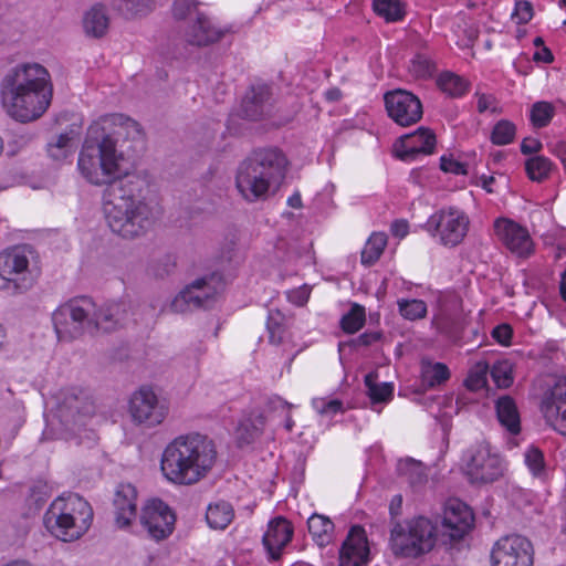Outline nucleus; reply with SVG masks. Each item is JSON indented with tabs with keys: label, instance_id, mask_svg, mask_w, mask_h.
<instances>
[{
	"label": "nucleus",
	"instance_id": "nucleus-8",
	"mask_svg": "<svg viewBox=\"0 0 566 566\" xmlns=\"http://www.w3.org/2000/svg\"><path fill=\"white\" fill-rule=\"evenodd\" d=\"M462 461L464 473L471 483H492L503 475L501 457L485 441L469 447Z\"/></svg>",
	"mask_w": 566,
	"mask_h": 566
},
{
	"label": "nucleus",
	"instance_id": "nucleus-34",
	"mask_svg": "<svg viewBox=\"0 0 566 566\" xmlns=\"http://www.w3.org/2000/svg\"><path fill=\"white\" fill-rule=\"evenodd\" d=\"M373 9L377 15L387 22H397L403 19L406 12L400 0H374Z\"/></svg>",
	"mask_w": 566,
	"mask_h": 566
},
{
	"label": "nucleus",
	"instance_id": "nucleus-20",
	"mask_svg": "<svg viewBox=\"0 0 566 566\" xmlns=\"http://www.w3.org/2000/svg\"><path fill=\"white\" fill-rule=\"evenodd\" d=\"M541 410L547 423L566 436V377L559 378L544 396Z\"/></svg>",
	"mask_w": 566,
	"mask_h": 566
},
{
	"label": "nucleus",
	"instance_id": "nucleus-19",
	"mask_svg": "<svg viewBox=\"0 0 566 566\" xmlns=\"http://www.w3.org/2000/svg\"><path fill=\"white\" fill-rule=\"evenodd\" d=\"M436 135L426 127H419L416 132L401 136L395 143L396 156L405 161L415 160L418 155H431L436 149Z\"/></svg>",
	"mask_w": 566,
	"mask_h": 566
},
{
	"label": "nucleus",
	"instance_id": "nucleus-14",
	"mask_svg": "<svg viewBox=\"0 0 566 566\" xmlns=\"http://www.w3.org/2000/svg\"><path fill=\"white\" fill-rule=\"evenodd\" d=\"M95 412V405L91 395L80 388H71L63 394L56 409V417L67 430H75L83 424L84 418Z\"/></svg>",
	"mask_w": 566,
	"mask_h": 566
},
{
	"label": "nucleus",
	"instance_id": "nucleus-30",
	"mask_svg": "<svg viewBox=\"0 0 566 566\" xmlns=\"http://www.w3.org/2000/svg\"><path fill=\"white\" fill-rule=\"evenodd\" d=\"M308 532L313 541L321 547L333 539L334 523L325 515L313 514L307 520Z\"/></svg>",
	"mask_w": 566,
	"mask_h": 566
},
{
	"label": "nucleus",
	"instance_id": "nucleus-40",
	"mask_svg": "<svg viewBox=\"0 0 566 566\" xmlns=\"http://www.w3.org/2000/svg\"><path fill=\"white\" fill-rule=\"evenodd\" d=\"M73 142L69 134L59 135L54 142L48 145V154L53 160H63L73 153Z\"/></svg>",
	"mask_w": 566,
	"mask_h": 566
},
{
	"label": "nucleus",
	"instance_id": "nucleus-4",
	"mask_svg": "<svg viewBox=\"0 0 566 566\" xmlns=\"http://www.w3.org/2000/svg\"><path fill=\"white\" fill-rule=\"evenodd\" d=\"M286 158L277 148L253 150L238 167L235 186L249 202L264 199L272 185L285 177Z\"/></svg>",
	"mask_w": 566,
	"mask_h": 566
},
{
	"label": "nucleus",
	"instance_id": "nucleus-55",
	"mask_svg": "<svg viewBox=\"0 0 566 566\" xmlns=\"http://www.w3.org/2000/svg\"><path fill=\"white\" fill-rule=\"evenodd\" d=\"M308 297L310 290L306 286L292 291L289 295L290 301L297 305H304L308 301Z\"/></svg>",
	"mask_w": 566,
	"mask_h": 566
},
{
	"label": "nucleus",
	"instance_id": "nucleus-15",
	"mask_svg": "<svg viewBox=\"0 0 566 566\" xmlns=\"http://www.w3.org/2000/svg\"><path fill=\"white\" fill-rule=\"evenodd\" d=\"M139 521L148 536L159 542L172 534L176 515L164 501L151 499L142 507Z\"/></svg>",
	"mask_w": 566,
	"mask_h": 566
},
{
	"label": "nucleus",
	"instance_id": "nucleus-23",
	"mask_svg": "<svg viewBox=\"0 0 566 566\" xmlns=\"http://www.w3.org/2000/svg\"><path fill=\"white\" fill-rule=\"evenodd\" d=\"M272 111V88L265 83L253 84L242 101V114L250 120H260Z\"/></svg>",
	"mask_w": 566,
	"mask_h": 566
},
{
	"label": "nucleus",
	"instance_id": "nucleus-57",
	"mask_svg": "<svg viewBox=\"0 0 566 566\" xmlns=\"http://www.w3.org/2000/svg\"><path fill=\"white\" fill-rule=\"evenodd\" d=\"M268 406L273 411L282 410L284 412L290 411V409L293 407L291 403L280 397L271 398L268 402Z\"/></svg>",
	"mask_w": 566,
	"mask_h": 566
},
{
	"label": "nucleus",
	"instance_id": "nucleus-1",
	"mask_svg": "<svg viewBox=\"0 0 566 566\" xmlns=\"http://www.w3.org/2000/svg\"><path fill=\"white\" fill-rule=\"evenodd\" d=\"M142 126L123 114L101 117L88 129L78 155L77 169L91 185L106 186L103 210L111 230L124 239L145 235L156 217L146 195L149 181L140 174H124L119 137H140Z\"/></svg>",
	"mask_w": 566,
	"mask_h": 566
},
{
	"label": "nucleus",
	"instance_id": "nucleus-28",
	"mask_svg": "<svg viewBox=\"0 0 566 566\" xmlns=\"http://www.w3.org/2000/svg\"><path fill=\"white\" fill-rule=\"evenodd\" d=\"M495 410L499 422L511 434L521 431V418L515 400L511 396H501L495 401Z\"/></svg>",
	"mask_w": 566,
	"mask_h": 566
},
{
	"label": "nucleus",
	"instance_id": "nucleus-43",
	"mask_svg": "<svg viewBox=\"0 0 566 566\" xmlns=\"http://www.w3.org/2000/svg\"><path fill=\"white\" fill-rule=\"evenodd\" d=\"M555 114L554 106L548 102H536L531 109L532 124L537 128L546 127Z\"/></svg>",
	"mask_w": 566,
	"mask_h": 566
},
{
	"label": "nucleus",
	"instance_id": "nucleus-48",
	"mask_svg": "<svg viewBox=\"0 0 566 566\" xmlns=\"http://www.w3.org/2000/svg\"><path fill=\"white\" fill-rule=\"evenodd\" d=\"M533 14V4L527 0H520L515 2L511 17L517 24H526L532 20Z\"/></svg>",
	"mask_w": 566,
	"mask_h": 566
},
{
	"label": "nucleus",
	"instance_id": "nucleus-26",
	"mask_svg": "<svg viewBox=\"0 0 566 566\" xmlns=\"http://www.w3.org/2000/svg\"><path fill=\"white\" fill-rule=\"evenodd\" d=\"M292 536L293 526L284 517H276L269 523L262 542L270 559L277 560L281 557L282 549L291 542Z\"/></svg>",
	"mask_w": 566,
	"mask_h": 566
},
{
	"label": "nucleus",
	"instance_id": "nucleus-2",
	"mask_svg": "<svg viewBox=\"0 0 566 566\" xmlns=\"http://www.w3.org/2000/svg\"><path fill=\"white\" fill-rule=\"evenodd\" d=\"M53 95L49 71L39 63L11 69L1 82V101L9 116L21 123L40 118Z\"/></svg>",
	"mask_w": 566,
	"mask_h": 566
},
{
	"label": "nucleus",
	"instance_id": "nucleus-5",
	"mask_svg": "<svg viewBox=\"0 0 566 566\" xmlns=\"http://www.w3.org/2000/svg\"><path fill=\"white\" fill-rule=\"evenodd\" d=\"M92 521V506L75 493L56 497L43 516L45 528L63 542H73L82 537L88 531Z\"/></svg>",
	"mask_w": 566,
	"mask_h": 566
},
{
	"label": "nucleus",
	"instance_id": "nucleus-25",
	"mask_svg": "<svg viewBox=\"0 0 566 566\" xmlns=\"http://www.w3.org/2000/svg\"><path fill=\"white\" fill-rule=\"evenodd\" d=\"M128 318V310L126 304L122 302L107 303L97 306L95 303V313L92 315V334L97 331L113 332L126 323Z\"/></svg>",
	"mask_w": 566,
	"mask_h": 566
},
{
	"label": "nucleus",
	"instance_id": "nucleus-51",
	"mask_svg": "<svg viewBox=\"0 0 566 566\" xmlns=\"http://www.w3.org/2000/svg\"><path fill=\"white\" fill-rule=\"evenodd\" d=\"M512 335L513 329L509 324H500L492 331V337L504 346L510 345Z\"/></svg>",
	"mask_w": 566,
	"mask_h": 566
},
{
	"label": "nucleus",
	"instance_id": "nucleus-10",
	"mask_svg": "<svg viewBox=\"0 0 566 566\" xmlns=\"http://www.w3.org/2000/svg\"><path fill=\"white\" fill-rule=\"evenodd\" d=\"M27 247H14L0 254V289L22 293L33 284Z\"/></svg>",
	"mask_w": 566,
	"mask_h": 566
},
{
	"label": "nucleus",
	"instance_id": "nucleus-46",
	"mask_svg": "<svg viewBox=\"0 0 566 566\" xmlns=\"http://www.w3.org/2000/svg\"><path fill=\"white\" fill-rule=\"evenodd\" d=\"M515 133V125L510 120L502 119L494 126L491 140L495 145H507L513 142Z\"/></svg>",
	"mask_w": 566,
	"mask_h": 566
},
{
	"label": "nucleus",
	"instance_id": "nucleus-50",
	"mask_svg": "<svg viewBox=\"0 0 566 566\" xmlns=\"http://www.w3.org/2000/svg\"><path fill=\"white\" fill-rule=\"evenodd\" d=\"M382 334L379 331L365 332L356 338L352 339L349 344L353 347H368L380 340Z\"/></svg>",
	"mask_w": 566,
	"mask_h": 566
},
{
	"label": "nucleus",
	"instance_id": "nucleus-59",
	"mask_svg": "<svg viewBox=\"0 0 566 566\" xmlns=\"http://www.w3.org/2000/svg\"><path fill=\"white\" fill-rule=\"evenodd\" d=\"M401 507H402V496L400 494L395 495L391 499L390 504H389V513H390L392 520L396 518L398 515H400Z\"/></svg>",
	"mask_w": 566,
	"mask_h": 566
},
{
	"label": "nucleus",
	"instance_id": "nucleus-11",
	"mask_svg": "<svg viewBox=\"0 0 566 566\" xmlns=\"http://www.w3.org/2000/svg\"><path fill=\"white\" fill-rule=\"evenodd\" d=\"M469 218L455 207L442 208L428 219L426 227L440 242L447 247H455L465 238L469 230Z\"/></svg>",
	"mask_w": 566,
	"mask_h": 566
},
{
	"label": "nucleus",
	"instance_id": "nucleus-16",
	"mask_svg": "<svg viewBox=\"0 0 566 566\" xmlns=\"http://www.w3.org/2000/svg\"><path fill=\"white\" fill-rule=\"evenodd\" d=\"M388 116L400 126H410L418 123L423 115L422 103L413 93L397 88L384 95Z\"/></svg>",
	"mask_w": 566,
	"mask_h": 566
},
{
	"label": "nucleus",
	"instance_id": "nucleus-49",
	"mask_svg": "<svg viewBox=\"0 0 566 566\" xmlns=\"http://www.w3.org/2000/svg\"><path fill=\"white\" fill-rule=\"evenodd\" d=\"M440 168L444 172L454 175H468V165L454 159L452 156H442L440 158Z\"/></svg>",
	"mask_w": 566,
	"mask_h": 566
},
{
	"label": "nucleus",
	"instance_id": "nucleus-52",
	"mask_svg": "<svg viewBox=\"0 0 566 566\" xmlns=\"http://www.w3.org/2000/svg\"><path fill=\"white\" fill-rule=\"evenodd\" d=\"M269 340L271 344L279 345L283 339V327L279 323H273L272 317L268 321Z\"/></svg>",
	"mask_w": 566,
	"mask_h": 566
},
{
	"label": "nucleus",
	"instance_id": "nucleus-29",
	"mask_svg": "<svg viewBox=\"0 0 566 566\" xmlns=\"http://www.w3.org/2000/svg\"><path fill=\"white\" fill-rule=\"evenodd\" d=\"M265 418L262 413L250 415L242 419L237 428V440L240 447L251 444L263 432Z\"/></svg>",
	"mask_w": 566,
	"mask_h": 566
},
{
	"label": "nucleus",
	"instance_id": "nucleus-61",
	"mask_svg": "<svg viewBox=\"0 0 566 566\" xmlns=\"http://www.w3.org/2000/svg\"><path fill=\"white\" fill-rule=\"evenodd\" d=\"M493 102H494V97L492 95H485V94L479 95L478 111L480 113H484L485 111H488L491 107Z\"/></svg>",
	"mask_w": 566,
	"mask_h": 566
},
{
	"label": "nucleus",
	"instance_id": "nucleus-47",
	"mask_svg": "<svg viewBox=\"0 0 566 566\" xmlns=\"http://www.w3.org/2000/svg\"><path fill=\"white\" fill-rule=\"evenodd\" d=\"M525 463L535 476H541L545 471L543 452L535 447H531L525 452Z\"/></svg>",
	"mask_w": 566,
	"mask_h": 566
},
{
	"label": "nucleus",
	"instance_id": "nucleus-42",
	"mask_svg": "<svg viewBox=\"0 0 566 566\" xmlns=\"http://www.w3.org/2000/svg\"><path fill=\"white\" fill-rule=\"evenodd\" d=\"M201 2L198 0H175L172 6V14L177 20L190 22L197 13H203L199 10Z\"/></svg>",
	"mask_w": 566,
	"mask_h": 566
},
{
	"label": "nucleus",
	"instance_id": "nucleus-64",
	"mask_svg": "<svg viewBox=\"0 0 566 566\" xmlns=\"http://www.w3.org/2000/svg\"><path fill=\"white\" fill-rule=\"evenodd\" d=\"M287 205L295 209L302 208L303 205H302V198H301L300 192H295L291 197H289Z\"/></svg>",
	"mask_w": 566,
	"mask_h": 566
},
{
	"label": "nucleus",
	"instance_id": "nucleus-54",
	"mask_svg": "<svg viewBox=\"0 0 566 566\" xmlns=\"http://www.w3.org/2000/svg\"><path fill=\"white\" fill-rule=\"evenodd\" d=\"M542 149V143L532 137L524 138L521 143V151L524 155L536 154Z\"/></svg>",
	"mask_w": 566,
	"mask_h": 566
},
{
	"label": "nucleus",
	"instance_id": "nucleus-33",
	"mask_svg": "<svg viewBox=\"0 0 566 566\" xmlns=\"http://www.w3.org/2000/svg\"><path fill=\"white\" fill-rule=\"evenodd\" d=\"M387 245V235L382 232L373 233L361 251V263L374 264L382 254Z\"/></svg>",
	"mask_w": 566,
	"mask_h": 566
},
{
	"label": "nucleus",
	"instance_id": "nucleus-27",
	"mask_svg": "<svg viewBox=\"0 0 566 566\" xmlns=\"http://www.w3.org/2000/svg\"><path fill=\"white\" fill-rule=\"evenodd\" d=\"M109 21L106 7L95 3L83 15L84 33L90 38L101 39L107 33Z\"/></svg>",
	"mask_w": 566,
	"mask_h": 566
},
{
	"label": "nucleus",
	"instance_id": "nucleus-62",
	"mask_svg": "<svg viewBox=\"0 0 566 566\" xmlns=\"http://www.w3.org/2000/svg\"><path fill=\"white\" fill-rule=\"evenodd\" d=\"M343 409V402L338 399H332L327 401L326 412L327 416H333Z\"/></svg>",
	"mask_w": 566,
	"mask_h": 566
},
{
	"label": "nucleus",
	"instance_id": "nucleus-9",
	"mask_svg": "<svg viewBox=\"0 0 566 566\" xmlns=\"http://www.w3.org/2000/svg\"><path fill=\"white\" fill-rule=\"evenodd\" d=\"M222 290V276L213 272L207 276L196 279L187 285L175 297L171 303V308L175 312L210 308L216 303Z\"/></svg>",
	"mask_w": 566,
	"mask_h": 566
},
{
	"label": "nucleus",
	"instance_id": "nucleus-37",
	"mask_svg": "<svg viewBox=\"0 0 566 566\" xmlns=\"http://www.w3.org/2000/svg\"><path fill=\"white\" fill-rule=\"evenodd\" d=\"M552 168V161L544 156H533L525 161V170L528 178L536 182L547 179Z\"/></svg>",
	"mask_w": 566,
	"mask_h": 566
},
{
	"label": "nucleus",
	"instance_id": "nucleus-7",
	"mask_svg": "<svg viewBox=\"0 0 566 566\" xmlns=\"http://www.w3.org/2000/svg\"><path fill=\"white\" fill-rule=\"evenodd\" d=\"M95 313V302L88 296H80L61 304L52 314V322L59 340L70 342L92 334L91 317Z\"/></svg>",
	"mask_w": 566,
	"mask_h": 566
},
{
	"label": "nucleus",
	"instance_id": "nucleus-22",
	"mask_svg": "<svg viewBox=\"0 0 566 566\" xmlns=\"http://www.w3.org/2000/svg\"><path fill=\"white\" fill-rule=\"evenodd\" d=\"M369 547L361 526H352L339 551V566H367Z\"/></svg>",
	"mask_w": 566,
	"mask_h": 566
},
{
	"label": "nucleus",
	"instance_id": "nucleus-36",
	"mask_svg": "<svg viewBox=\"0 0 566 566\" xmlns=\"http://www.w3.org/2000/svg\"><path fill=\"white\" fill-rule=\"evenodd\" d=\"M437 83L441 91L451 97H460L468 91V82L452 72H444L440 74Z\"/></svg>",
	"mask_w": 566,
	"mask_h": 566
},
{
	"label": "nucleus",
	"instance_id": "nucleus-53",
	"mask_svg": "<svg viewBox=\"0 0 566 566\" xmlns=\"http://www.w3.org/2000/svg\"><path fill=\"white\" fill-rule=\"evenodd\" d=\"M450 377L448 367L444 364L437 363L431 370V382L441 384Z\"/></svg>",
	"mask_w": 566,
	"mask_h": 566
},
{
	"label": "nucleus",
	"instance_id": "nucleus-35",
	"mask_svg": "<svg viewBox=\"0 0 566 566\" xmlns=\"http://www.w3.org/2000/svg\"><path fill=\"white\" fill-rule=\"evenodd\" d=\"M377 376L369 373L365 376L367 395L373 403L387 402L392 398L394 387L390 382L376 384Z\"/></svg>",
	"mask_w": 566,
	"mask_h": 566
},
{
	"label": "nucleus",
	"instance_id": "nucleus-63",
	"mask_svg": "<svg viewBox=\"0 0 566 566\" xmlns=\"http://www.w3.org/2000/svg\"><path fill=\"white\" fill-rule=\"evenodd\" d=\"M325 97L329 102H337L342 97V92L339 88L333 87L325 92Z\"/></svg>",
	"mask_w": 566,
	"mask_h": 566
},
{
	"label": "nucleus",
	"instance_id": "nucleus-17",
	"mask_svg": "<svg viewBox=\"0 0 566 566\" xmlns=\"http://www.w3.org/2000/svg\"><path fill=\"white\" fill-rule=\"evenodd\" d=\"M231 31V27L218 25L203 12L187 23L184 36L188 44L203 48L221 41Z\"/></svg>",
	"mask_w": 566,
	"mask_h": 566
},
{
	"label": "nucleus",
	"instance_id": "nucleus-44",
	"mask_svg": "<svg viewBox=\"0 0 566 566\" xmlns=\"http://www.w3.org/2000/svg\"><path fill=\"white\" fill-rule=\"evenodd\" d=\"M410 72L417 78H428L436 72V64L424 53H418L411 60Z\"/></svg>",
	"mask_w": 566,
	"mask_h": 566
},
{
	"label": "nucleus",
	"instance_id": "nucleus-58",
	"mask_svg": "<svg viewBox=\"0 0 566 566\" xmlns=\"http://www.w3.org/2000/svg\"><path fill=\"white\" fill-rule=\"evenodd\" d=\"M533 60L536 62L552 63L554 56L548 48L543 46L541 50L534 53Z\"/></svg>",
	"mask_w": 566,
	"mask_h": 566
},
{
	"label": "nucleus",
	"instance_id": "nucleus-18",
	"mask_svg": "<svg viewBox=\"0 0 566 566\" xmlns=\"http://www.w3.org/2000/svg\"><path fill=\"white\" fill-rule=\"evenodd\" d=\"M494 232L497 240L512 253L528 256L533 252V241L527 229L517 222L499 218L494 221Z\"/></svg>",
	"mask_w": 566,
	"mask_h": 566
},
{
	"label": "nucleus",
	"instance_id": "nucleus-56",
	"mask_svg": "<svg viewBox=\"0 0 566 566\" xmlns=\"http://www.w3.org/2000/svg\"><path fill=\"white\" fill-rule=\"evenodd\" d=\"M390 230L394 237L402 239L409 232V224L406 220H396L391 223Z\"/></svg>",
	"mask_w": 566,
	"mask_h": 566
},
{
	"label": "nucleus",
	"instance_id": "nucleus-32",
	"mask_svg": "<svg viewBox=\"0 0 566 566\" xmlns=\"http://www.w3.org/2000/svg\"><path fill=\"white\" fill-rule=\"evenodd\" d=\"M233 517V507L226 501H219L210 504L206 512L207 523L214 530H224L232 522Z\"/></svg>",
	"mask_w": 566,
	"mask_h": 566
},
{
	"label": "nucleus",
	"instance_id": "nucleus-39",
	"mask_svg": "<svg viewBox=\"0 0 566 566\" xmlns=\"http://www.w3.org/2000/svg\"><path fill=\"white\" fill-rule=\"evenodd\" d=\"M490 374L499 388H509L513 384V366L506 359L494 363Z\"/></svg>",
	"mask_w": 566,
	"mask_h": 566
},
{
	"label": "nucleus",
	"instance_id": "nucleus-41",
	"mask_svg": "<svg viewBox=\"0 0 566 566\" xmlns=\"http://www.w3.org/2000/svg\"><path fill=\"white\" fill-rule=\"evenodd\" d=\"M490 371L489 364L486 361H478L469 373L465 379V386L471 391H478L484 388L488 384V374Z\"/></svg>",
	"mask_w": 566,
	"mask_h": 566
},
{
	"label": "nucleus",
	"instance_id": "nucleus-45",
	"mask_svg": "<svg viewBox=\"0 0 566 566\" xmlns=\"http://www.w3.org/2000/svg\"><path fill=\"white\" fill-rule=\"evenodd\" d=\"M398 306L400 314L410 321L422 318L427 314V304L422 300H400Z\"/></svg>",
	"mask_w": 566,
	"mask_h": 566
},
{
	"label": "nucleus",
	"instance_id": "nucleus-31",
	"mask_svg": "<svg viewBox=\"0 0 566 566\" xmlns=\"http://www.w3.org/2000/svg\"><path fill=\"white\" fill-rule=\"evenodd\" d=\"M398 473L412 489H419L428 481L426 468L415 459L400 460L397 465Z\"/></svg>",
	"mask_w": 566,
	"mask_h": 566
},
{
	"label": "nucleus",
	"instance_id": "nucleus-24",
	"mask_svg": "<svg viewBox=\"0 0 566 566\" xmlns=\"http://www.w3.org/2000/svg\"><path fill=\"white\" fill-rule=\"evenodd\" d=\"M115 523L124 528L132 524L137 515V490L130 483H120L113 500Z\"/></svg>",
	"mask_w": 566,
	"mask_h": 566
},
{
	"label": "nucleus",
	"instance_id": "nucleus-3",
	"mask_svg": "<svg viewBox=\"0 0 566 566\" xmlns=\"http://www.w3.org/2000/svg\"><path fill=\"white\" fill-rule=\"evenodd\" d=\"M217 448L206 434L191 432L170 441L161 454L164 476L179 485H192L205 479L217 462Z\"/></svg>",
	"mask_w": 566,
	"mask_h": 566
},
{
	"label": "nucleus",
	"instance_id": "nucleus-21",
	"mask_svg": "<svg viewBox=\"0 0 566 566\" xmlns=\"http://www.w3.org/2000/svg\"><path fill=\"white\" fill-rule=\"evenodd\" d=\"M474 515L471 509L459 500L448 501L442 527L451 539H461L473 527Z\"/></svg>",
	"mask_w": 566,
	"mask_h": 566
},
{
	"label": "nucleus",
	"instance_id": "nucleus-60",
	"mask_svg": "<svg viewBox=\"0 0 566 566\" xmlns=\"http://www.w3.org/2000/svg\"><path fill=\"white\" fill-rule=\"evenodd\" d=\"M552 151L560 159L566 169V142L560 140L554 144Z\"/></svg>",
	"mask_w": 566,
	"mask_h": 566
},
{
	"label": "nucleus",
	"instance_id": "nucleus-38",
	"mask_svg": "<svg viewBox=\"0 0 566 566\" xmlns=\"http://www.w3.org/2000/svg\"><path fill=\"white\" fill-rule=\"evenodd\" d=\"M365 321V307L359 304H354L349 312L342 317L340 327L345 333L354 334L364 326Z\"/></svg>",
	"mask_w": 566,
	"mask_h": 566
},
{
	"label": "nucleus",
	"instance_id": "nucleus-13",
	"mask_svg": "<svg viewBox=\"0 0 566 566\" xmlns=\"http://www.w3.org/2000/svg\"><path fill=\"white\" fill-rule=\"evenodd\" d=\"M531 541L518 534L500 537L491 549V566H533Z\"/></svg>",
	"mask_w": 566,
	"mask_h": 566
},
{
	"label": "nucleus",
	"instance_id": "nucleus-12",
	"mask_svg": "<svg viewBox=\"0 0 566 566\" xmlns=\"http://www.w3.org/2000/svg\"><path fill=\"white\" fill-rule=\"evenodd\" d=\"M169 411L168 403L148 386H142L130 396L128 412L136 424L148 428L156 427L166 419Z\"/></svg>",
	"mask_w": 566,
	"mask_h": 566
},
{
	"label": "nucleus",
	"instance_id": "nucleus-6",
	"mask_svg": "<svg viewBox=\"0 0 566 566\" xmlns=\"http://www.w3.org/2000/svg\"><path fill=\"white\" fill-rule=\"evenodd\" d=\"M436 541L437 527L424 516L391 522L389 548L397 557H420L434 547Z\"/></svg>",
	"mask_w": 566,
	"mask_h": 566
}]
</instances>
